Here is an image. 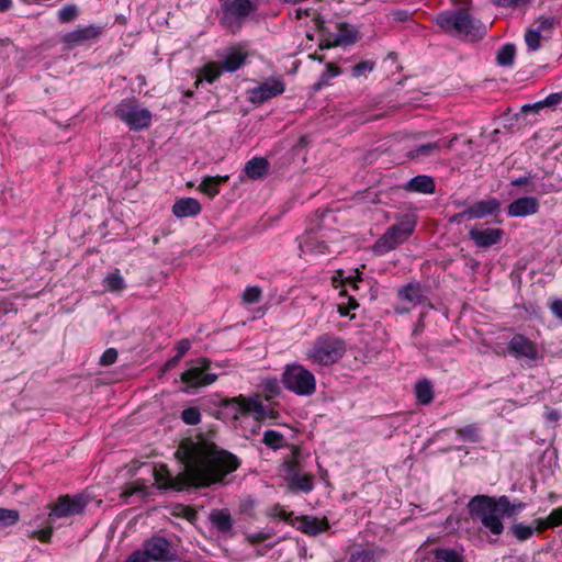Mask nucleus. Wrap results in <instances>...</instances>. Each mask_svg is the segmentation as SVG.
Here are the masks:
<instances>
[{"instance_id": "obj_1", "label": "nucleus", "mask_w": 562, "mask_h": 562, "mask_svg": "<svg viewBox=\"0 0 562 562\" xmlns=\"http://www.w3.org/2000/svg\"><path fill=\"white\" fill-rule=\"evenodd\" d=\"M240 465L239 459L214 442H203L189 453L181 472L172 476L168 467L161 464L153 470L155 484L159 490L184 491L209 487L224 482L227 474Z\"/></svg>"}, {"instance_id": "obj_2", "label": "nucleus", "mask_w": 562, "mask_h": 562, "mask_svg": "<svg viewBox=\"0 0 562 562\" xmlns=\"http://www.w3.org/2000/svg\"><path fill=\"white\" fill-rule=\"evenodd\" d=\"M470 516L479 520L484 528L493 535H501L504 530L502 517L514 516V506L508 496L498 498L488 495H476L468 504Z\"/></svg>"}, {"instance_id": "obj_3", "label": "nucleus", "mask_w": 562, "mask_h": 562, "mask_svg": "<svg viewBox=\"0 0 562 562\" xmlns=\"http://www.w3.org/2000/svg\"><path fill=\"white\" fill-rule=\"evenodd\" d=\"M88 503V497L82 494H66L59 496L54 505L47 506L50 512L43 522H40V517L34 518L33 522L40 527V529L30 531L27 537L30 539H38L41 542H49L53 531L56 528L57 519L81 514Z\"/></svg>"}, {"instance_id": "obj_4", "label": "nucleus", "mask_w": 562, "mask_h": 562, "mask_svg": "<svg viewBox=\"0 0 562 562\" xmlns=\"http://www.w3.org/2000/svg\"><path fill=\"white\" fill-rule=\"evenodd\" d=\"M436 23L447 33L471 36L473 40H481L486 34L485 26L477 23L464 8L440 12Z\"/></svg>"}, {"instance_id": "obj_5", "label": "nucleus", "mask_w": 562, "mask_h": 562, "mask_svg": "<svg viewBox=\"0 0 562 562\" xmlns=\"http://www.w3.org/2000/svg\"><path fill=\"white\" fill-rule=\"evenodd\" d=\"M345 352V340L334 334L325 333L315 338L305 355L311 363L329 367L338 362Z\"/></svg>"}, {"instance_id": "obj_6", "label": "nucleus", "mask_w": 562, "mask_h": 562, "mask_svg": "<svg viewBox=\"0 0 562 562\" xmlns=\"http://www.w3.org/2000/svg\"><path fill=\"white\" fill-rule=\"evenodd\" d=\"M284 387L300 396H311L316 391L315 375L299 363L286 364L282 373Z\"/></svg>"}, {"instance_id": "obj_7", "label": "nucleus", "mask_w": 562, "mask_h": 562, "mask_svg": "<svg viewBox=\"0 0 562 562\" xmlns=\"http://www.w3.org/2000/svg\"><path fill=\"white\" fill-rule=\"evenodd\" d=\"M177 559L170 541L160 536H153L144 543V550L134 551L125 562H149V560L170 562Z\"/></svg>"}, {"instance_id": "obj_8", "label": "nucleus", "mask_w": 562, "mask_h": 562, "mask_svg": "<svg viewBox=\"0 0 562 562\" xmlns=\"http://www.w3.org/2000/svg\"><path fill=\"white\" fill-rule=\"evenodd\" d=\"M114 116L124 122L131 131H143L151 124V113L140 108L135 99H123L114 109Z\"/></svg>"}, {"instance_id": "obj_9", "label": "nucleus", "mask_w": 562, "mask_h": 562, "mask_svg": "<svg viewBox=\"0 0 562 562\" xmlns=\"http://www.w3.org/2000/svg\"><path fill=\"white\" fill-rule=\"evenodd\" d=\"M281 473L288 491L308 494L314 488V475L302 470L295 458L286 459L281 465Z\"/></svg>"}, {"instance_id": "obj_10", "label": "nucleus", "mask_w": 562, "mask_h": 562, "mask_svg": "<svg viewBox=\"0 0 562 562\" xmlns=\"http://www.w3.org/2000/svg\"><path fill=\"white\" fill-rule=\"evenodd\" d=\"M255 10L256 5L250 0H232L222 4L221 21L223 25L236 30Z\"/></svg>"}, {"instance_id": "obj_11", "label": "nucleus", "mask_w": 562, "mask_h": 562, "mask_svg": "<svg viewBox=\"0 0 562 562\" xmlns=\"http://www.w3.org/2000/svg\"><path fill=\"white\" fill-rule=\"evenodd\" d=\"M222 406L228 409L234 418H238V415L255 414L256 418H265L267 416L266 406L258 400V396L246 398L243 395L233 398H225L222 402Z\"/></svg>"}, {"instance_id": "obj_12", "label": "nucleus", "mask_w": 562, "mask_h": 562, "mask_svg": "<svg viewBox=\"0 0 562 562\" xmlns=\"http://www.w3.org/2000/svg\"><path fill=\"white\" fill-rule=\"evenodd\" d=\"M211 361L207 358H200L196 366L189 368L181 373V381L189 387L207 386L214 383L217 374L209 372L211 370Z\"/></svg>"}, {"instance_id": "obj_13", "label": "nucleus", "mask_w": 562, "mask_h": 562, "mask_svg": "<svg viewBox=\"0 0 562 562\" xmlns=\"http://www.w3.org/2000/svg\"><path fill=\"white\" fill-rule=\"evenodd\" d=\"M507 348L513 357L516 359H526L530 364L536 363L539 358L537 344L521 334L514 335Z\"/></svg>"}, {"instance_id": "obj_14", "label": "nucleus", "mask_w": 562, "mask_h": 562, "mask_svg": "<svg viewBox=\"0 0 562 562\" xmlns=\"http://www.w3.org/2000/svg\"><path fill=\"white\" fill-rule=\"evenodd\" d=\"M103 31L101 25L78 26L63 36V42L72 48L83 45L86 42L98 38Z\"/></svg>"}, {"instance_id": "obj_15", "label": "nucleus", "mask_w": 562, "mask_h": 562, "mask_svg": "<svg viewBox=\"0 0 562 562\" xmlns=\"http://www.w3.org/2000/svg\"><path fill=\"white\" fill-rule=\"evenodd\" d=\"M408 238L390 226L385 233L373 244V252L382 256L404 244Z\"/></svg>"}, {"instance_id": "obj_16", "label": "nucleus", "mask_w": 562, "mask_h": 562, "mask_svg": "<svg viewBox=\"0 0 562 562\" xmlns=\"http://www.w3.org/2000/svg\"><path fill=\"white\" fill-rule=\"evenodd\" d=\"M209 520L212 527L224 538H233L235 536L234 519L228 509H212L209 514Z\"/></svg>"}, {"instance_id": "obj_17", "label": "nucleus", "mask_w": 562, "mask_h": 562, "mask_svg": "<svg viewBox=\"0 0 562 562\" xmlns=\"http://www.w3.org/2000/svg\"><path fill=\"white\" fill-rule=\"evenodd\" d=\"M504 231L502 228H471L469 231V237L477 248H490L502 241L504 237Z\"/></svg>"}, {"instance_id": "obj_18", "label": "nucleus", "mask_w": 562, "mask_h": 562, "mask_svg": "<svg viewBox=\"0 0 562 562\" xmlns=\"http://www.w3.org/2000/svg\"><path fill=\"white\" fill-rule=\"evenodd\" d=\"M295 521L300 524L296 526V529L310 537H316L330 529L329 521L326 517L317 518L311 515H302L295 517Z\"/></svg>"}, {"instance_id": "obj_19", "label": "nucleus", "mask_w": 562, "mask_h": 562, "mask_svg": "<svg viewBox=\"0 0 562 562\" xmlns=\"http://www.w3.org/2000/svg\"><path fill=\"white\" fill-rule=\"evenodd\" d=\"M284 82L279 79L266 81L251 90V101L255 103H265L266 101L280 95L284 92Z\"/></svg>"}, {"instance_id": "obj_20", "label": "nucleus", "mask_w": 562, "mask_h": 562, "mask_svg": "<svg viewBox=\"0 0 562 562\" xmlns=\"http://www.w3.org/2000/svg\"><path fill=\"white\" fill-rule=\"evenodd\" d=\"M540 203L535 196H522L514 200L507 207L512 217H524L533 215L539 211Z\"/></svg>"}, {"instance_id": "obj_21", "label": "nucleus", "mask_w": 562, "mask_h": 562, "mask_svg": "<svg viewBox=\"0 0 562 562\" xmlns=\"http://www.w3.org/2000/svg\"><path fill=\"white\" fill-rule=\"evenodd\" d=\"M501 207V201L496 198L477 201L468 206L469 220L484 218L493 215Z\"/></svg>"}, {"instance_id": "obj_22", "label": "nucleus", "mask_w": 562, "mask_h": 562, "mask_svg": "<svg viewBox=\"0 0 562 562\" xmlns=\"http://www.w3.org/2000/svg\"><path fill=\"white\" fill-rule=\"evenodd\" d=\"M402 188L407 192L432 194L436 190V184L432 177L427 175H418L403 184Z\"/></svg>"}, {"instance_id": "obj_23", "label": "nucleus", "mask_w": 562, "mask_h": 562, "mask_svg": "<svg viewBox=\"0 0 562 562\" xmlns=\"http://www.w3.org/2000/svg\"><path fill=\"white\" fill-rule=\"evenodd\" d=\"M441 147L440 140L416 145L407 151L406 157L411 160L424 161L426 158L439 156Z\"/></svg>"}, {"instance_id": "obj_24", "label": "nucleus", "mask_w": 562, "mask_h": 562, "mask_svg": "<svg viewBox=\"0 0 562 562\" xmlns=\"http://www.w3.org/2000/svg\"><path fill=\"white\" fill-rule=\"evenodd\" d=\"M337 30V34H328L330 37H334V45L348 46L355 44L360 38L359 31L347 22L338 23Z\"/></svg>"}, {"instance_id": "obj_25", "label": "nucleus", "mask_w": 562, "mask_h": 562, "mask_svg": "<svg viewBox=\"0 0 562 562\" xmlns=\"http://www.w3.org/2000/svg\"><path fill=\"white\" fill-rule=\"evenodd\" d=\"M202 207L194 198H182L175 202L172 213L178 218L195 216L200 214Z\"/></svg>"}, {"instance_id": "obj_26", "label": "nucleus", "mask_w": 562, "mask_h": 562, "mask_svg": "<svg viewBox=\"0 0 562 562\" xmlns=\"http://www.w3.org/2000/svg\"><path fill=\"white\" fill-rule=\"evenodd\" d=\"M299 247L304 255L326 254L328 251V245L313 234L301 237Z\"/></svg>"}, {"instance_id": "obj_27", "label": "nucleus", "mask_w": 562, "mask_h": 562, "mask_svg": "<svg viewBox=\"0 0 562 562\" xmlns=\"http://www.w3.org/2000/svg\"><path fill=\"white\" fill-rule=\"evenodd\" d=\"M395 220L396 222L391 226L409 238L414 234L417 224L416 214L414 212L396 214Z\"/></svg>"}, {"instance_id": "obj_28", "label": "nucleus", "mask_w": 562, "mask_h": 562, "mask_svg": "<svg viewBox=\"0 0 562 562\" xmlns=\"http://www.w3.org/2000/svg\"><path fill=\"white\" fill-rule=\"evenodd\" d=\"M270 164L263 157H254L245 165L244 171L252 180L261 179L269 171Z\"/></svg>"}, {"instance_id": "obj_29", "label": "nucleus", "mask_w": 562, "mask_h": 562, "mask_svg": "<svg viewBox=\"0 0 562 562\" xmlns=\"http://www.w3.org/2000/svg\"><path fill=\"white\" fill-rule=\"evenodd\" d=\"M398 296L403 300L413 303L414 305H419L425 301V296L423 294V291L419 286V284H412L408 283L401 289H398L397 292Z\"/></svg>"}, {"instance_id": "obj_30", "label": "nucleus", "mask_w": 562, "mask_h": 562, "mask_svg": "<svg viewBox=\"0 0 562 562\" xmlns=\"http://www.w3.org/2000/svg\"><path fill=\"white\" fill-rule=\"evenodd\" d=\"M228 180V176H215V177H205L201 181L199 186V190L203 193L207 194L210 198H214L218 194L220 189L218 186Z\"/></svg>"}, {"instance_id": "obj_31", "label": "nucleus", "mask_w": 562, "mask_h": 562, "mask_svg": "<svg viewBox=\"0 0 562 562\" xmlns=\"http://www.w3.org/2000/svg\"><path fill=\"white\" fill-rule=\"evenodd\" d=\"M415 395L419 404H430L434 400V387L431 382L427 379L418 381L415 385Z\"/></svg>"}, {"instance_id": "obj_32", "label": "nucleus", "mask_w": 562, "mask_h": 562, "mask_svg": "<svg viewBox=\"0 0 562 562\" xmlns=\"http://www.w3.org/2000/svg\"><path fill=\"white\" fill-rule=\"evenodd\" d=\"M341 69L331 63L325 65L324 71L321 74L318 80L312 86L314 92L321 91L324 87L329 83V80L339 76Z\"/></svg>"}, {"instance_id": "obj_33", "label": "nucleus", "mask_w": 562, "mask_h": 562, "mask_svg": "<svg viewBox=\"0 0 562 562\" xmlns=\"http://www.w3.org/2000/svg\"><path fill=\"white\" fill-rule=\"evenodd\" d=\"M432 554L434 562H464L462 554L451 548H436Z\"/></svg>"}, {"instance_id": "obj_34", "label": "nucleus", "mask_w": 562, "mask_h": 562, "mask_svg": "<svg viewBox=\"0 0 562 562\" xmlns=\"http://www.w3.org/2000/svg\"><path fill=\"white\" fill-rule=\"evenodd\" d=\"M383 553V550L361 549L350 554L349 562H378Z\"/></svg>"}, {"instance_id": "obj_35", "label": "nucleus", "mask_w": 562, "mask_h": 562, "mask_svg": "<svg viewBox=\"0 0 562 562\" xmlns=\"http://www.w3.org/2000/svg\"><path fill=\"white\" fill-rule=\"evenodd\" d=\"M245 54L233 50L229 54H227V56L223 59L222 69L228 72H234L237 69H239L241 65L245 64Z\"/></svg>"}, {"instance_id": "obj_36", "label": "nucleus", "mask_w": 562, "mask_h": 562, "mask_svg": "<svg viewBox=\"0 0 562 562\" xmlns=\"http://www.w3.org/2000/svg\"><path fill=\"white\" fill-rule=\"evenodd\" d=\"M516 55V47L514 44L503 45L496 55V61L498 66L510 67L514 64Z\"/></svg>"}, {"instance_id": "obj_37", "label": "nucleus", "mask_w": 562, "mask_h": 562, "mask_svg": "<svg viewBox=\"0 0 562 562\" xmlns=\"http://www.w3.org/2000/svg\"><path fill=\"white\" fill-rule=\"evenodd\" d=\"M456 434L459 438L472 443H476L481 439V429L476 424H469L462 428H458Z\"/></svg>"}, {"instance_id": "obj_38", "label": "nucleus", "mask_w": 562, "mask_h": 562, "mask_svg": "<svg viewBox=\"0 0 562 562\" xmlns=\"http://www.w3.org/2000/svg\"><path fill=\"white\" fill-rule=\"evenodd\" d=\"M104 286L108 291L117 292L123 290L126 286V284L123 277L120 274L119 270H116L115 272L109 273L104 278Z\"/></svg>"}, {"instance_id": "obj_39", "label": "nucleus", "mask_w": 562, "mask_h": 562, "mask_svg": "<svg viewBox=\"0 0 562 562\" xmlns=\"http://www.w3.org/2000/svg\"><path fill=\"white\" fill-rule=\"evenodd\" d=\"M20 520V513L16 509L0 508V529L14 526Z\"/></svg>"}, {"instance_id": "obj_40", "label": "nucleus", "mask_w": 562, "mask_h": 562, "mask_svg": "<svg viewBox=\"0 0 562 562\" xmlns=\"http://www.w3.org/2000/svg\"><path fill=\"white\" fill-rule=\"evenodd\" d=\"M283 439H284V437L281 432H279L277 430L269 429V430L265 431L262 442L267 447H269L273 450H277L282 446Z\"/></svg>"}, {"instance_id": "obj_41", "label": "nucleus", "mask_w": 562, "mask_h": 562, "mask_svg": "<svg viewBox=\"0 0 562 562\" xmlns=\"http://www.w3.org/2000/svg\"><path fill=\"white\" fill-rule=\"evenodd\" d=\"M510 532L519 540L525 541L532 537L535 528L522 522L514 524L510 528Z\"/></svg>"}, {"instance_id": "obj_42", "label": "nucleus", "mask_w": 562, "mask_h": 562, "mask_svg": "<svg viewBox=\"0 0 562 562\" xmlns=\"http://www.w3.org/2000/svg\"><path fill=\"white\" fill-rule=\"evenodd\" d=\"M267 515L272 518L278 517L281 520H283L288 524H291L292 526H295L294 525L295 518H293L294 514L292 512L291 513L285 512L280 504H276L273 507H271L268 510Z\"/></svg>"}, {"instance_id": "obj_43", "label": "nucleus", "mask_w": 562, "mask_h": 562, "mask_svg": "<svg viewBox=\"0 0 562 562\" xmlns=\"http://www.w3.org/2000/svg\"><path fill=\"white\" fill-rule=\"evenodd\" d=\"M181 419L187 425H198L201 422L200 409L195 406L184 408L181 413Z\"/></svg>"}, {"instance_id": "obj_44", "label": "nucleus", "mask_w": 562, "mask_h": 562, "mask_svg": "<svg viewBox=\"0 0 562 562\" xmlns=\"http://www.w3.org/2000/svg\"><path fill=\"white\" fill-rule=\"evenodd\" d=\"M374 68L375 63L373 60H362L351 68V76L355 78L366 77Z\"/></svg>"}, {"instance_id": "obj_45", "label": "nucleus", "mask_w": 562, "mask_h": 562, "mask_svg": "<svg viewBox=\"0 0 562 562\" xmlns=\"http://www.w3.org/2000/svg\"><path fill=\"white\" fill-rule=\"evenodd\" d=\"M541 33L537 30L529 29L525 34V42L530 50H538L541 47Z\"/></svg>"}, {"instance_id": "obj_46", "label": "nucleus", "mask_w": 562, "mask_h": 562, "mask_svg": "<svg viewBox=\"0 0 562 562\" xmlns=\"http://www.w3.org/2000/svg\"><path fill=\"white\" fill-rule=\"evenodd\" d=\"M261 386L268 400L276 397L280 393V385L277 379H266Z\"/></svg>"}, {"instance_id": "obj_47", "label": "nucleus", "mask_w": 562, "mask_h": 562, "mask_svg": "<svg viewBox=\"0 0 562 562\" xmlns=\"http://www.w3.org/2000/svg\"><path fill=\"white\" fill-rule=\"evenodd\" d=\"M78 14V10L74 4H66L58 11V20L61 23L71 22Z\"/></svg>"}, {"instance_id": "obj_48", "label": "nucleus", "mask_w": 562, "mask_h": 562, "mask_svg": "<svg viewBox=\"0 0 562 562\" xmlns=\"http://www.w3.org/2000/svg\"><path fill=\"white\" fill-rule=\"evenodd\" d=\"M261 293L259 286H248L243 293V301L246 304H256L260 301Z\"/></svg>"}, {"instance_id": "obj_49", "label": "nucleus", "mask_w": 562, "mask_h": 562, "mask_svg": "<svg viewBox=\"0 0 562 562\" xmlns=\"http://www.w3.org/2000/svg\"><path fill=\"white\" fill-rule=\"evenodd\" d=\"M562 102V91L549 94L546 99L533 103V106H555Z\"/></svg>"}, {"instance_id": "obj_50", "label": "nucleus", "mask_w": 562, "mask_h": 562, "mask_svg": "<svg viewBox=\"0 0 562 562\" xmlns=\"http://www.w3.org/2000/svg\"><path fill=\"white\" fill-rule=\"evenodd\" d=\"M134 494L147 495V486L145 484L138 483V482L128 484L125 487V490L123 491L122 496L130 497Z\"/></svg>"}, {"instance_id": "obj_51", "label": "nucleus", "mask_w": 562, "mask_h": 562, "mask_svg": "<svg viewBox=\"0 0 562 562\" xmlns=\"http://www.w3.org/2000/svg\"><path fill=\"white\" fill-rule=\"evenodd\" d=\"M204 78L207 82L213 83L222 74V68H217L214 64H207L204 67Z\"/></svg>"}, {"instance_id": "obj_52", "label": "nucleus", "mask_w": 562, "mask_h": 562, "mask_svg": "<svg viewBox=\"0 0 562 562\" xmlns=\"http://www.w3.org/2000/svg\"><path fill=\"white\" fill-rule=\"evenodd\" d=\"M117 359V350L115 348L106 349L102 356L100 357L99 363L101 366H110L113 364Z\"/></svg>"}, {"instance_id": "obj_53", "label": "nucleus", "mask_w": 562, "mask_h": 562, "mask_svg": "<svg viewBox=\"0 0 562 562\" xmlns=\"http://www.w3.org/2000/svg\"><path fill=\"white\" fill-rule=\"evenodd\" d=\"M492 3L499 8H517L521 4L529 3L530 0H491Z\"/></svg>"}, {"instance_id": "obj_54", "label": "nucleus", "mask_w": 562, "mask_h": 562, "mask_svg": "<svg viewBox=\"0 0 562 562\" xmlns=\"http://www.w3.org/2000/svg\"><path fill=\"white\" fill-rule=\"evenodd\" d=\"M562 525V507L554 508L549 515V524L547 526H560Z\"/></svg>"}, {"instance_id": "obj_55", "label": "nucleus", "mask_w": 562, "mask_h": 562, "mask_svg": "<svg viewBox=\"0 0 562 562\" xmlns=\"http://www.w3.org/2000/svg\"><path fill=\"white\" fill-rule=\"evenodd\" d=\"M555 23H557L555 18L540 16V19L538 21V27L536 30L541 33L542 31L552 29L555 25Z\"/></svg>"}, {"instance_id": "obj_56", "label": "nucleus", "mask_w": 562, "mask_h": 562, "mask_svg": "<svg viewBox=\"0 0 562 562\" xmlns=\"http://www.w3.org/2000/svg\"><path fill=\"white\" fill-rule=\"evenodd\" d=\"M191 341L187 338L181 339L177 342V353L176 356L180 359L190 350Z\"/></svg>"}, {"instance_id": "obj_57", "label": "nucleus", "mask_w": 562, "mask_h": 562, "mask_svg": "<svg viewBox=\"0 0 562 562\" xmlns=\"http://www.w3.org/2000/svg\"><path fill=\"white\" fill-rule=\"evenodd\" d=\"M270 537H271V533L260 531V532L249 535L247 537V539L251 543H259V542H262V541L269 539Z\"/></svg>"}, {"instance_id": "obj_58", "label": "nucleus", "mask_w": 562, "mask_h": 562, "mask_svg": "<svg viewBox=\"0 0 562 562\" xmlns=\"http://www.w3.org/2000/svg\"><path fill=\"white\" fill-rule=\"evenodd\" d=\"M550 310L553 315L562 321V300L555 299L550 304Z\"/></svg>"}, {"instance_id": "obj_59", "label": "nucleus", "mask_w": 562, "mask_h": 562, "mask_svg": "<svg viewBox=\"0 0 562 562\" xmlns=\"http://www.w3.org/2000/svg\"><path fill=\"white\" fill-rule=\"evenodd\" d=\"M465 220L470 221L469 220L468 209L463 210L462 212H459L457 214L451 215L449 217V223L460 224V223H462Z\"/></svg>"}, {"instance_id": "obj_60", "label": "nucleus", "mask_w": 562, "mask_h": 562, "mask_svg": "<svg viewBox=\"0 0 562 562\" xmlns=\"http://www.w3.org/2000/svg\"><path fill=\"white\" fill-rule=\"evenodd\" d=\"M359 282H362V279H361L360 276H357V277L349 276L344 281L345 284L351 285L353 291H358L359 290V284H358Z\"/></svg>"}, {"instance_id": "obj_61", "label": "nucleus", "mask_w": 562, "mask_h": 562, "mask_svg": "<svg viewBox=\"0 0 562 562\" xmlns=\"http://www.w3.org/2000/svg\"><path fill=\"white\" fill-rule=\"evenodd\" d=\"M180 361V358L177 356H173L171 359H169L164 367L161 368V372L166 373L167 371L173 369Z\"/></svg>"}, {"instance_id": "obj_62", "label": "nucleus", "mask_w": 562, "mask_h": 562, "mask_svg": "<svg viewBox=\"0 0 562 562\" xmlns=\"http://www.w3.org/2000/svg\"><path fill=\"white\" fill-rule=\"evenodd\" d=\"M409 18V13L406 10H397L393 12V19L397 22H404Z\"/></svg>"}, {"instance_id": "obj_63", "label": "nucleus", "mask_w": 562, "mask_h": 562, "mask_svg": "<svg viewBox=\"0 0 562 562\" xmlns=\"http://www.w3.org/2000/svg\"><path fill=\"white\" fill-rule=\"evenodd\" d=\"M531 178L532 177L530 175L522 176V177L514 179L510 184L514 187H521V186L528 184Z\"/></svg>"}, {"instance_id": "obj_64", "label": "nucleus", "mask_w": 562, "mask_h": 562, "mask_svg": "<svg viewBox=\"0 0 562 562\" xmlns=\"http://www.w3.org/2000/svg\"><path fill=\"white\" fill-rule=\"evenodd\" d=\"M254 507L255 501L252 498H248L240 504L241 513H249L251 509H254Z\"/></svg>"}]
</instances>
